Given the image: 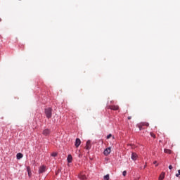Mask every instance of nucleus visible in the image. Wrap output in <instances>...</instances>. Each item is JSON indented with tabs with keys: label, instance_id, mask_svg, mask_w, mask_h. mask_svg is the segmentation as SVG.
I'll return each mask as SVG.
<instances>
[{
	"label": "nucleus",
	"instance_id": "nucleus-5",
	"mask_svg": "<svg viewBox=\"0 0 180 180\" xmlns=\"http://www.w3.org/2000/svg\"><path fill=\"white\" fill-rule=\"evenodd\" d=\"M79 146H81V139H76V141H75V147H79Z\"/></svg>",
	"mask_w": 180,
	"mask_h": 180
},
{
	"label": "nucleus",
	"instance_id": "nucleus-13",
	"mask_svg": "<svg viewBox=\"0 0 180 180\" xmlns=\"http://www.w3.org/2000/svg\"><path fill=\"white\" fill-rule=\"evenodd\" d=\"M141 124L143 127V126H146L147 127H148V126H150V124H148V122H141Z\"/></svg>",
	"mask_w": 180,
	"mask_h": 180
},
{
	"label": "nucleus",
	"instance_id": "nucleus-23",
	"mask_svg": "<svg viewBox=\"0 0 180 180\" xmlns=\"http://www.w3.org/2000/svg\"><path fill=\"white\" fill-rule=\"evenodd\" d=\"M169 169H172V165L169 166Z\"/></svg>",
	"mask_w": 180,
	"mask_h": 180
},
{
	"label": "nucleus",
	"instance_id": "nucleus-29",
	"mask_svg": "<svg viewBox=\"0 0 180 180\" xmlns=\"http://www.w3.org/2000/svg\"><path fill=\"white\" fill-rule=\"evenodd\" d=\"M112 139H115V136H112Z\"/></svg>",
	"mask_w": 180,
	"mask_h": 180
},
{
	"label": "nucleus",
	"instance_id": "nucleus-15",
	"mask_svg": "<svg viewBox=\"0 0 180 180\" xmlns=\"http://www.w3.org/2000/svg\"><path fill=\"white\" fill-rule=\"evenodd\" d=\"M137 127L139 129V130H143V126L141 123L137 124Z\"/></svg>",
	"mask_w": 180,
	"mask_h": 180
},
{
	"label": "nucleus",
	"instance_id": "nucleus-17",
	"mask_svg": "<svg viewBox=\"0 0 180 180\" xmlns=\"http://www.w3.org/2000/svg\"><path fill=\"white\" fill-rule=\"evenodd\" d=\"M27 170L29 176H30L32 175V172H30V167H28L27 168Z\"/></svg>",
	"mask_w": 180,
	"mask_h": 180
},
{
	"label": "nucleus",
	"instance_id": "nucleus-24",
	"mask_svg": "<svg viewBox=\"0 0 180 180\" xmlns=\"http://www.w3.org/2000/svg\"><path fill=\"white\" fill-rule=\"evenodd\" d=\"M131 119V117H128V120H130Z\"/></svg>",
	"mask_w": 180,
	"mask_h": 180
},
{
	"label": "nucleus",
	"instance_id": "nucleus-21",
	"mask_svg": "<svg viewBox=\"0 0 180 180\" xmlns=\"http://www.w3.org/2000/svg\"><path fill=\"white\" fill-rule=\"evenodd\" d=\"M127 174V172L124 171V172H122L123 176H126V174Z\"/></svg>",
	"mask_w": 180,
	"mask_h": 180
},
{
	"label": "nucleus",
	"instance_id": "nucleus-20",
	"mask_svg": "<svg viewBox=\"0 0 180 180\" xmlns=\"http://www.w3.org/2000/svg\"><path fill=\"white\" fill-rule=\"evenodd\" d=\"M110 137H112V134H110L107 136V140H109V139H110Z\"/></svg>",
	"mask_w": 180,
	"mask_h": 180
},
{
	"label": "nucleus",
	"instance_id": "nucleus-27",
	"mask_svg": "<svg viewBox=\"0 0 180 180\" xmlns=\"http://www.w3.org/2000/svg\"><path fill=\"white\" fill-rule=\"evenodd\" d=\"M146 167H147V165H145V166H144V168H146Z\"/></svg>",
	"mask_w": 180,
	"mask_h": 180
},
{
	"label": "nucleus",
	"instance_id": "nucleus-28",
	"mask_svg": "<svg viewBox=\"0 0 180 180\" xmlns=\"http://www.w3.org/2000/svg\"><path fill=\"white\" fill-rule=\"evenodd\" d=\"M1 20H2L0 18V22H1Z\"/></svg>",
	"mask_w": 180,
	"mask_h": 180
},
{
	"label": "nucleus",
	"instance_id": "nucleus-22",
	"mask_svg": "<svg viewBox=\"0 0 180 180\" xmlns=\"http://www.w3.org/2000/svg\"><path fill=\"white\" fill-rule=\"evenodd\" d=\"M179 174H176V176L178 178L180 175V169L178 170Z\"/></svg>",
	"mask_w": 180,
	"mask_h": 180
},
{
	"label": "nucleus",
	"instance_id": "nucleus-25",
	"mask_svg": "<svg viewBox=\"0 0 180 180\" xmlns=\"http://www.w3.org/2000/svg\"><path fill=\"white\" fill-rule=\"evenodd\" d=\"M153 164H157V161L153 162Z\"/></svg>",
	"mask_w": 180,
	"mask_h": 180
},
{
	"label": "nucleus",
	"instance_id": "nucleus-10",
	"mask_svg": "<svg viewBox=\"0 0 180 180\" xmlns=\"http://www.w3.org/2000/svg\"><path fill=\"white\" fill-rule=\"evenodd\" d=\"M79 179H82V180L87 179L86 176L85 174H82L79 175Z\"/></svg>",
	"mask_w": 180,
	"mask_h": 180
},
{
	"label": "nucleus",
	"instance_id": "nucleus-4",
	"mask_svg": "<svg viewBox=\"0 0 180 180\" xmlns=\"http://www.w3.org/2000/svg\"><path fill=\"white\" fill-rule=\"evenodd\" d=\"M50 133H51L50 129H45L43 131L42 134H43L44 136H49V134H50Z\"/></svg>",
	"mask_w": 180,
	"mask_h": 180
},
{
	"label": "nucleus",
	"instance_id": "nucleus-3",
	"mask_svg": "<svg viewBox=\"0 0 180 180\" xmlns=\"http://www.w3.org/2000/svg\"><path fill=\"white\" fill-rule=\"evenodd\" d=\"M110 151H111L110 147L107 148L106 149H105L103 152L104 155H109L110 154Z\"/></svg>",
	"mask_w": 180,
	"mask_h": 180
},
{
	"label": "nucleus",
	"instance_id": "nucleus-26",
	"mask_svg": "<svg viewBox=\"0 0 180 180\" xmlns=\"http://www.w3.org/2000/svg\"><path fill=\"white\" fill-rule=\"evenodd\" d=\"M155 167H158V164H156Z\"/></svg>",
	"mask_w": 180,
	"mask_h": 180
},
{
	"label": "nucleus",
	"instance_id": "nucleus-2",
	"mask_svg": "<svg viewBox=\"0 0 180 180\" xmlns=\"http://www.w3.org/2000/svg\"><path fill=\"white\" fill-rule=\"evenodd\" d=\"M108 109H111V110H119V105H108Z\"/></svg>",
	"mask_w": 180,
	"mask_h": 180
},
{
	"label": "nucleus",
	"instance_id": "nucleus-18",
	"mask_svg": "<svg viewBox=\"0 0 180 180\" xmlns=\"http://www.w3.org/2000/svg\"><path fill=\"white\" fill-rule=\"evenodd\" d=\"M58 155V153H57L56 152H53L51 153V157H57Z\"/></svg>",
	"mask_w": 180,
	"mask_h": 180
},
{
	"label": "nucleus",
	"instance_id": "nucleus-19",
	"mask_svg": "<svg viewBox=\"0 0 180 180\" xmlns=\"http://www.w3.org/2000/svg\"><path fill=\"white\" fill-rule=\"evenodd\" d=\"M151 137H153V139H155V134L153 132H150Z\"/></svg>",
	"mask_w": 180,
	"mask_h": 180
},
{
	"label": "nucleus",
	"instance_id": "nucleus-6",
	"mask_svg": "<svg viewBox=\"0 0 180 180\" xmlns=\"http://www.w3.org/2000/svg\"><path fill=\"white\" fill-rule=\"evenodd\" d=\"M46 172V167L41 166L39 167V174H43V172Z\"/></svg>",
	"mask_w": 180,
	"mask_h": 180
},
{
	"label": "nucleus",
	"instance_id": "nucleus-9",
	"mask_svg": "<svg viewBox=\"0 0 180 180\" xmlns=\"http://www.w3.org/2000/svg\"><path fill=\"white\" fill-rule=\"evenodd\" d=\"M67 160H68V162L69 164L71 163V162H72V155H68Z\"/></svg>",
	"mask_w": 180,
	"mask_h": 180
},
{
	"label": "nucleus",
	"instance_id": "nucleus-8",
	"mask_svg": "<svg viewBox=\"0 0 180 180\" xmlns=\"http://www.w3.org/2000/svg\"><path fill=\"white\" fill-rule=\"evenodd\" d=\"M131 158L133 160V161H136L137 160V155L134 153H132Z\"/></svg>",
	"mask_w": 180,
	"mask_h": 180
},
{
	"label": "nucleus",
	"instance_id": "nucleus-1",
	"mask_svg": "<svg viewBox=\"0 0 180 180\" xmlns=\"http://www.w3.org/2000/svg\"><path fill=\"white\" fill-rule=\"evenodd\" d=\"M53 109L51 108H45L44 113L47 119H51Z\"/></svg>",
	"mask_w": 180,
	"mask_h": 180
},
{
	"label": "nucleus",
	"instance_id": "nucleus-11",
	"mask_svg": "<svg viewBox=\"0 0 180 180\" xmlns=\"http://www.w3.org/2000/svg\"><path fill=\"white\" fill-rule=\"evenodd\" d=\"M164 178H165V173L162 172L159 176V180H162V179H164Z\"/></svg>",
	"mask_w": 180,
	"mask_h": 180
},
{
	"label": "nucleus",
	"instance_id": "nucleus-7",
	"mask_svg": "<svg viewBox=\"0 0 180 180\" xmlns=\"http://www.w3.org/2000/svg\"><path fill=\"white\" fill-rule=\"evenodd\" d=\"M91 141H87L86 143V150H91Z\"/></svg>",
	"mask_w": 180,
	"mask_h": 180
},
{
	"label": "nucleus",
	"instance_id": "nucleus-12",
	"mask_svg": "<svg viewBox=\"0 0 180 180\" xmlns=\"http://www.w3.org/2000/svg\"><path fill=\"white\" fill-rule=\"evenodd\" d=\"M16 157H17V160H20V158H23V154L19 153L17 154Z\"/></svg>",
	"mask_w": 180,
	"mask_h": 180
},
{
	"label": "nucleus",
	"instance_id": "nucleus-16",
	"mask_svg": "<svg viewBox=\"0 0 180 180\" xmlns=\"http://www.w3.org/2000/svg\"><path fill=\"white\" fill-rule=\"evenodd\" d=\"M165 153L166 154H171L172 151L169 149H165Z\"/></svg>",
	"mask_w": 180,
	"mask_h": 180
},
{
	"label": "nucleus",
	"instance_id": "nucleus-14",
	"mask_svg": "<svg viewBox=\"0 0 180 180\" xmlns=\"http://www.w3.org/2000/svg\"><path fill=\"white\" fill-rule=\"evenodd\" d=\"M103 179L104 180H109L110 179V177L109 176V174H106L105 176H103Z\"/></svg>",
	"mask_w": 180,
	"mask_h": 180
}]
</instances>
